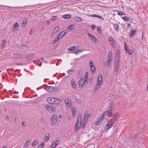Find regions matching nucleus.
<instances>
[{"label":"nucleus","instance_id":"f257e3e1","mask_svg":"<svg viewBox=\"0 0 148 148\" xmlns=\"http://www.w3.org/2000/svg\"><path fill=\"white\" fill-rule=\"evenodd\" d=\"M119 118L118 114L114 115L113 118H111L108 120L107 123L105 127V130L106 131L108 130L113 126L116 120Z\"/></svg>","mask_w":148,"mask_h":148},{"label":"nucleus","instance_id":"f03ea898","mask_svg":"<svg viewBox=\"0 0 148 148\" xmlns=\"http://www.w3.org/2000/svg\"><path fill=\"white\" fill-rule=\"evenodd\" d=\"M82 115L81 114L78 115L77 121L75 126V128L76 131H77L80 127L82 124Z\"/></svg>","mask_w":148,"mask_h":148},{"label":"nucleus","instance_id":"7ed1b4c3","mask_svg":"<svg viewBox=\"0 0 148 148\" xmlns=\"http://www.w3.org/2000/svg\"><path fill=\"white\" fill-rule=\"evenodd\" d=\"M24 57L23 54L20 53H17L12 55V58L14 60H18L22 59Z\"/></svg>","mask_w":148,"mask_h":148},{"label":"nucleus","instance_id":"20e7f679","mask_svg":"<svg viewBox=\"0 0 148 148\" xmlns=\"http://www.w3.org/2000/svg\"><path fill=\"white\" fill-rule=\"evenodd\" d=\"M113 111V109H112V107H110V108L108 110L105 111L102 114L105 117L106 116L109 117L111 116Z\"/></svg>","mask_w":148,"mask_h":148},{"label":"nucleus","instance_id":"39448f33","mask_svg":"<svg viewBox=\"0 0 148 148\" xmlns=\"http://www.w3.org/2000/svg\"><path fill=\"white\" fill-rule=\"evenodd\" d=\"M51 124L54 125L58 123V120L57 116L55 114H53L51 118Z\"/></svg>","mask_w":148,"mask_h":148},{"label":"nucleus","instance_id":"423d86ee","mask_svg":"<svg viewBox=\"0 0 148 148\" xmlns=\"http://www.w3.org/2000/svg\"><path fill=\"white\" fill-rule=\"evenodd\" d=\"M105 118V116L102 114H101L98 118V120L95 121V124L96 125H99L103 120Z\"/></svg>","mask_w":148,"mask_h":148},{"label":"nucleus","instance_id":"0eeeda50","mask_svg":"<svg viewBox=\"0 0 148 148\" xmlns=\"http://www.w3.org/2000/svg\"><path fill=\"white\" fill-rule=\"evenodd\" d=\"M115 63L114 64V69L115 72H117L119 69V60H117V61H115Z\"/></svg>","mask_w":148,"mask_h":148},{"label":"nucleus","instance_id":"6e6552de","mask_svg":"<svg viewBox=\"0 0 148 148\" xmlns=\"http://www.w3.org/2000/svg\"><path fill=\"white\" fill-rule=\"evenodd\" d=\"M88 117L86 116V115L85 114L84 116L83 120L82 122V129L84 128L86 124L88 119Z\"/></svg>","mask_w":148,"mask_h":148},{"label":"nucleus","instance_id":"1a4fd4ad","mask_svg":"<svg viewBox=\"0 0 148 148\" xmlns=\"http://www.w3.org/2000/svg\"><path fill=\"white\" fill-rule=\"evenodd\" d=\"M87 34L89 38L93 42H96V41H97V39L95 36L90 34L89 33H88Z\"/></svg>","mask_w":148,"mask_h":148},{"label":"nucleus","instance_id":"9d476101","mask_svg":"<svg viewBox=\"0 0 148 148\" xmlns=\"http://www.w3.org/2000/svg\"><path fill=\"white\" fill-rule=\"evenodd\" d=\"M115 61H117V60L119 61L120 60V51L119 50L117 49L116 51L115 55Z\"/></svg>","mask_w":148,"mask_h":148},{"label":"nucleus","instance_id":"9b49d317","mask_svg":"<svg viewBox=\"0 0 148 148\" xmlns=\"http://www.w3.org/2000/svg\"><path fill=\"white\" fill-rule=\"evenodd\" d=\"M55 98L53 97H49L47 99V101L50 104H54Z\"/></svg>","mask_w":148,"mask_h":148},{"label":"nucleus","instance_id":"f8f14e48","mask_svg":"<svg viewBox=\"0 0 148 148\" xmlns=\"http://www.w3.org/2000/svg\"><path fill=\"white\" fill-rule=\"evenodd\" d=\"M103 82L102 75L101 74H99L98 77L97 84H101Z\"/></svg>","mask_w":148,"mask_h":148},{"label":"nucleus","instance_id":"ddd939ff","mask_svg":"<svg viewBox=\"0 0 148 148\" xmlns=\"http://www.w3.org/2000/svg\"><path fill=\"white\" fill-rule=\"evenodd\" d=\"M65 102L66 104L67 107L69 108H70L71 106V102L69 99H66L65 100Z\"/></svg>","mask_w":148,"mask_h":148},{"label":"nucleus","instance_id":"4468645a","mask_svg":"<svg viewBox=\"0 0 148 148\" xmlns=\"http://www.w3.org/2000/svg\"><path fill=\"white\" fill-rule=\"evenodd\" d=\"M89 14H90L89 13L88 15V16H92V17H95L97 18H101L102 20L104 19L103 18L100 16H99V15H96L95 14H93L92 15H89Z\"/></svg>","mask_w":148,"mask_h":148},{"label":"nucleus","instance_id":"2eb2a0df","mask_svg":"<svg viewBox=\"0 0 148 148\" xmlns=\"http://www.w3.org/2000/svg\"><path fill=\"white\" fill-rule=\"evenodd\" d=\"M54 89H55V88L52 86H47L45 88V90L48 92L53 91Z\"/></svg>","mask_w":148,"mask_h":148},{"label":"nucleus","instance_id":"dca6fc26","mask_svg":"<svg viewBox=\"0 0 148 148\" xmlns=\"http://www.w3.org/2000/svg\"><path fill=\"white\" fill-rule=\"evenodd\" d=\"M136 32V31L135 30L132 29L129 33L130 38H132L134 36Z\"/></svg>","mask_w":148,"mask_h":148},{"label":"nucleus","instance_id":"f3484780","mask_svg":"<svg viewBox=\"0 0 148 148\" xmlns=\"http://www.w3.org/2000/svg\"><path fill=\"white\" fill-rule=\"evenodd\" d=\"M86 83V82H84V78L83 77H82L80 79L79 82V84L80 85H82V86L84 85V84H85V83Z\"/></svg>","mask_w":148,"mask_h":148},{"label":"nucleus","instance_id":"a211bd4d","mask_svg":"<svg viewBox=\"0 0 148 148\" xmlns=\"http://www.w3.org/2000/svg\"><path fill=\"white\" fill-rule=\"evenodd\" d=\"M67 32L66 31H63L62 32L58 35V36L61 37V38L64 37L66 34Z\"/></svg>","mask_w":148,"mask_h":148},{"label":"nucleus","instance_id":"6ab92c4d","mask_svg":"<svg viewBox=\"0 0 148 148\" xmlns=\"http://www.w3.org/2000/svg\"><path fill=\"white\" fill-rule=\"evenodd\" d=\"M114 29H115L116 32L119 31V25L117 23H114L113 24Z\"/></svg>","mask_w":148,"mask_h":148},{"label":"nucleus","instance_id":"aec40b11","mask_svg":"<svg viewBox=\"0 0 148 148\" xmlns=\"http://www.w3.org/2000/svg\"><path fill=\"white\" fill-rule=\"evenodd\" d=\"M18 23H16L13 26L12 28L13 30H17L18 29Z\"/></svg>","mask_w":148,"mask_h":148},{"label":"nucleus","instance_id":"412c9836","mask_svg":"<svg viewBox=\"0 0 148 148\" xmlns=\"http://www.w3.org/2000/svg\"><path fill=\"white\" fill-rule=\"evenodd\" d=\"M88 72H86L85 73V76L83 77L84 79V82L87 83L88 80Z\"/></svg>","mask_w":148,"mask_h":148},{"label":"nucleus","instance_id":"4be33fe9","mask_svg":"<svg viewBox=\"0 0 148 148\" xmlns=\"http://www.w3.org/2000/svg\"><path fill=\"white\" fill-rule=\"evenodd\" d=\"M112 53L111 51H110L108 52V58L110 59H112Z\"/></svg>","mask_w":148,"mask_h":148},{"label":"nucleus","instance_id":"5701e85b","mask_svg":"<svg viewBox=\"0 0 148 148\" xmlns=\"http://www.w3.org/2000/svg\"><path fill=\"white\" fill-rule=\"evenodd\" d=\"M109 41L111 44L113 45L115 43V41L112 37H110L109 38Z\"/></svg>","mask_w":148,"mask_h":148},{"label":"nucleus","instance_id":"b1692460","mask_svg":"<svg viewBox=\"0 0 148 148\" xmlns=\"http://www.w3.org/2000/svg\"><path fill=\"white\" fill-rule=\"evenodd\" d=\"M48 110L50 111H52L53 110V108L51 106H46L45 107Z\"/></svg>","mask_w":148,"mask_h":148},{"label":"nucleus","instance_id":"393cba45","mask_svg":"<svg viewBox=\"0 0 148 148\" xmlns=\"http://www.w3.org/2000/svg\"><path fill=\"white\" fill-rule=\"evenodd\" d=\"M100 84H97L94 90V92H96L99 89L100 87Z\"/></svg>","mask_w":148,"mask_h":148},{"label":"nucleus","instance_id":"a878e982","mask_svg":"<svg viewBox=\"0 0 148 148\" xmlns=\"http://www.w3.org/2000/svg\"><path fill=\"white\" fill-rule=\"evenodd\" d=\"M112 60V59H108V60L106 62V65L107 66H109L110 65Z\"/></svg>","mask_w":148,"mask_h":148},{"label":"nucleus","instance_id":"bb28decb","mask_svg":"<svg viewBox=\"0 0 148 148\" xmlns=\"http://www.w3.org/2000/svg\"><path fill=\"white\" fill-rule=\"evenodd\" d=\"M60 39H61V37H60L59 36H58L57 37L55 38L53 42V44H55Z\"/></svg>","mask_w":148,"mask_h":148},{"label":"nucleus","instance_id":"cd10ccee","mask_svg":"<svg viewBox=\"0 0 148 148\" xmlns=\"http://www.w3.org/2000/svg\"><path fill=\"white\" fill-rule=\"evenodd\" d=\"M50 135L49 134H46L45 138V140L46 142L48 141Z\"/></svg>","mask_w":148,"mask_h":148},{"label":"nucleus","instance_id":"c85d7f7f","mask_svg":"<svg viewBox=\"0 0 148 148\" xmlns=\"http://www.w3.org/2000/svg\"><path fill=\"white\" fill-rule=\"evenodd\" d=\"M57 144H58L55 141H53L52 143V145L51 147V148H54Z\"/></svg>","mask_w":148,"mask_h":148},{"label":"nucleus","instance_id":"c756f323","mask_svg":"<svg viewBox=\"0 0 148 148\" xmlns=\"http://www.w3.org/2000/svg\"><path fill=\"white\" fill-rule=\"evenodd\" d=\"M74 19L75 20L79 21H82V19L81 18L78 16L75 17H74Z\"/></svg>","mask_w":148,"mask_h":148},{"label":"nucleus","instance_id":"7c9ffc66","mask_svg":"<svg viewBox=\"0 0 148 148\" xmlns=\"http://www.w3.org/2000/svg\"><path fill=\"white\" fill-rule=\"evenodd\" d=\"M90 67V69L91 71L93 73H95L96 71V68L95 66H92Z\"/></svg>","mask_w":148,"mask_h":148},{"label":"nucleus","instance_id":"2f4dec72","mask_svg":"<svg viewBox=\"0 0 148 148\" xmlns=\"http://www.w3.org/2000/svg\"><path fill=\"white\" fill-rule=\"evenodd\" d=\"M30 144L29 141L27 140L25 143L24 145V147L26 148L27 147L28 145Z\"/></svg>","mask_w":148,"mask_h":148},{"label":"nucleus","instance_id":"473e14b6","mask_svg":"<svg viewBox=\"0 0 148 148\" xmlns=\"http://www.w3.org/2000/svg\"><path fill=\"white\" fill-rule=\"evenodd\" d=\"M54 104H58L61 103L62 102L61 100L55 98Z\"/></svg>","mask_w":148,"mask_h":148},{"label":"nucleus","instance_id":"72a5a7b5","mask_svg":"<svg viewBox=\"0 0 148 148\" xmlns=\"http://www.w3.org/2000/svg\"><path fill=\"white\" fill-rule=\"evenodd\" d=\"M117 14L120 16L125 15V13L121 11H118Z\"/></svg>","mask_w":148,"mask_h":148},{"label":"nucleus","instance_id":"f704fd0d","mask_svg":"<svg viewBox=\"0 0 148 148\" xmlns=\"http://www.w3.org/2000/svg\"><path fill=\"white\" fill-rule=\"evenodd\" d=\"M63 18L65 19L69 18L71 17V16L69 14H66L64 15L63 16Z\"/></svg>","mask_w":148,"mask_h":148},{"label":"nucleus","instance_id":"c9c22d12","mask_svg":"<svg viewBox=\"0 0 148 148\" xmlns=\"http://www.w3.org/2000/svg\"><path fill=\"white\" fill-rule=\"evenodd\" d=\"M60 29V27L58 26L56 27L53 31V33H55L57 32Z\"/></svg>","mask_w":148,"mask_h":148},{"label":"nucleus","instance_id":"e433bc0d","mask_svg":"<svg viewBox=\"0 0 148 148\" xmlns=\"http://www.w3.org/2000/svg\"><path fill=\"white\" fill-rule=\"evenodd\" d=\"M38 141L37 140H35L33 141L32 143V146L35 145L38 143Z\"/></svg>","mask_w":148,"mask_h":148},{"label":"nucleus","instance_id":"4c0bfd02","mask_svg":"<svg viewBox=\"0 0 148 148\" xmlns=\"http://www.w3.org/2000/svg\"><path fill=\"white\" fill-rule=\"evenodd\" d=\"M71 84L73 88L74 89H75L76 88L75 82V81L72 82Z\"/></svg>","mask_w":148,"mask_h":148},{"label":"nucleus","instance_id":"58836bf2","mask_svg":"<svg viewBox=\"0 0 148 148\" xmlns=\"http://www.w3.org/2000/svg\"><path fill=\"white\" fill-rule=\"evenodd\" d=\"M82 50H80V49H78L76 51H75L74 53L77 55V54H78V53H80L81 52H82Z\"/></svg>","mask_w":148,"mask_h":148},{"label":"nucleus","instance_id":"ea45409f","mask_svg":"<svg viewBox=\"0 0 148 148\" xmlns=\"http://www.w3.org/2000/svg\"><path fill=\"white\" fill-rule=\"evenodd\" d=\"M75 49V47L74 46H72L68 48V49L70 51H74Z\"/></svg>","mask_w":148,"mask_h":148},{"label":"nucleus","instance_id":"a19ab883","mask_svg":"<svg viewBox=\"0 0 148 148\" xmlns=\"http://www.w3.org/2000/svg\"><path fill=\"white\" fill-rule=\"evenodd\" d=\"M123 19L125 21H129L130 18L127 16H125L123 17Z\"/></svg>","mask_w":148,"mask_h":148},{"label":"nucleus","instance_id":"79ce46f5","mask_svg":"<svg viewBox=\"0 0 148 148\" xmlns=\"http://www.w3.org/2000/svg\"><path fill=\"white\" fill-rule=\"evenodd\" d=\"M44 146V142H42V144L39 145L38 147V148H43Z\"/></svg>","mask_w":148,"mask_h":148},{"label":"nucleus","instance_id":"37998d69","mask_svg":"<svg viewBox=\"0 0 148 148\" xmlns=\"http://www.w3.org/2000/svg\"><path fill=\"white\" fill-rule=\"evenodd\" d=\"M75 28L74 24H72L69 27V28L71 30Z\"/></svg>","mask_w":148,"mask_h":148},{"label":"nucleus","instance_id":"c03bdc74","mask_svg":"<svg viewBox=\"0 0 148 148\" xmlns=\"http://www.w3.org/2000/svg\"><path fill=\"white\" fill-rule=\"evenodd\" d=\"M97 30L99 33H101L102 32V30L100 27L99 26L97 27Z\"/></svg>","mask_w":148,"mask_h":148},{"label":"nucleus","instance_id":"a18cd8bd","mask_svg":"<svg viewBox=\"0 0 148 148\" xmlns=\"http://www.w3.org/2000/svg\"><path fill=\"white\" fill-rule=\"evenodd\" d=\"M6 43V40H3L2 43L1 44V45L3 47H4V46L5 45Z\"/></svg>","mask_w":148,"mask_h":148},{"label":"nucleus","instance_id":"49530a36","mask_svg":"<svg viewBox=\"0 0 148 148\" xmlns=\"http://www.w3.org/2000/svg\"><path fill=\"white\" fill-rule=\"evenodd\" d=\"M12 64H15L16 65H23V64L22 63H19L17 62H15L14 63L13 62H12Z\"/></svg>","mask_w":148,"mask_h":148},{"label":"nucleus","instance_id":"de8ad7c7","mask_svg":"<svg viewBox=\"0 0 148 148\" xmlns=\"http://www.w3.org/2000/svg\"><path fill=\"white\" fill-rule=\"evenodd\" d=\"M89 65L90 66V67L92 66H94L93 64V62L92 60H90V62L89 63Z\"/></svg>","mask_w":148,"mask_h":148},{"label":"nucleus","instance_id":"09e8293b","mask_svg":"<svg viewBox=\"0 0 148 148\" xmlns=\"http://www.w3.org/2000/svg\"><path fill=\"white\" fill-rule=\"evenodd\" d=\"M27 23V21H24L23 22V23H22V26L23 27H25V26L26 24Z\"/></svg>","mask_w":148,"mask_h":148},{"label":"nucleus","instance_id":"8fccbe9b","mask_svg":"<svg viewBox=\"0 0 148 148\" xmlns=\"http://www.w3.org/2000/svg\"><path fill=\"white\" fill-rule=\"evenodd\" d=\"M26 125V123L25 121H24L22 123V126L23 127H24Z\"/></svg>","mask_w":148,"mask_h":148},{"label":"nucleus","instance_id":"3c124183","mask_svg":"<svg viewBox=\"0 0 148 148\" xmlns=\"http://www.w3.org/2000/svg\"><path fill=\"white\" fill-rule=\"evenodd\" d=\"M75 111H74L73 110V116H75L76 115V112H75Z\"/></svg>","mask_w":148,"mask_h":148},{"label":"nucleus","instance_id":"603ef678","mask_svg":"<svg viewBox=\"0 0 148 148\" xmlns=\"http://www.w3.org/2000/svg\"><path fill=\"white\" fill-rule=\"evenodd\" d=\"M125 51L127 53H128L130 55L131 54L129 52V49L128 48H127L126 49H125Z\"/></svg>","mask_w":148,"mask_h":148},{"label":"nucleus","instance_id":"864d4df0","mask_svg":"<svg viewBox=\"0 0 148 148\" xmlns=\"http://www.w3.org/2000/svg\"><path fill=\"white\" fill-rule=\"evenodd\" d=\"M73 71H74V70H73L71 69H69L68 70L67 72L69 73L70 72H73Z\"/></svg>","mask_w":148,"mask_h":148},{"label":"nucleus","instance_id":"5fc2aeb1","mask_svg":"<svg viewBox=\"0 0 148 148\" xmlns=\"http://www.w3.org/2000/svg\"><path fill=\"white\" fill-rule=\"evenodd\" d=\"M92 28L93 30H94L95 29V26L94 25H91Z\"/></svg>","mask_w":148,"mask_h":148},{"label":"nucleus","instance_id":"6e6d98bb","mask_svg":"<svg viewBox=\"0 0 148 148\" xmlns=\"http://www.w3.org/2000/svg\"><path fill=\"white\" fill-rule=\"evenodd\" d=\"M57 18L56 16H53L52 17V19L53 20H56Z\"/></svg>","mask_w":148,"mask_h":148},{"label":"nucleus","instance_id":"4d7b16f0","mask_svg":"<svg viewBox=\"0 0 148 148\" xmlns=\"http://www.w3.org/2000/svg\"><path fill=\"white\" fill-rule=\"evenodd\" d=\"M125 46H124V49H125H125H126L128 48H127V47L126 46V43L125 42Z\"/></svg>","mask_w":148,"mask_h":148},{"label":"nucleus","instance_id":"13d9d810","mask_svg":"<svg viewBox=\"0 0 148 148\" xmlns=\"http://www.w3.org/2000/svg\"><path fill=\"white\" fill-rule=\"evenodd\" d=\"M86 116L87 117H88H88H89L90 116L91 114H86Z\"/></svg>","mask_w":148,"mask_h":148},{"label":"nucleus","instance_id":"bf43d9fd","mask_svg":"<svg viewBox=\"0 0 148 148\" xmlns=\"http://www.w3.org/2000/svg\"><path fill=\"white\" fill-rule=\"evenodd\" d=\"M32 29H32V30L30 31L29 32V34H32V33H33V32H32Z\"/></svg>","mask_w":148,"mask_h":148},{"label":"nucleus","instance_id":"052dcab7","mask_svg":"<svg viewBox=\"0 0 148 148\" xmlns=\"http://www.w3.org/2000/svg\"><path fill=\"white\" fill-rule=\"evenodd\" d=\"M46 23L47 24H49L50 23V21L49 20H47V21Z\"/></svg>","mask_w":148,"mask_h":148},{"label":"nucleus","instance_id":"680f3d73","mask_svg":"<svg viewBox=\"0 0 148 148\" xmlns=\"http://www.w3.org/2000/svg\"><path fill=\"white\" fill-rule=\"evenodd\" d=\"M56 142L58 143V144L60 143V140H55Z\"/></svg>","mask_w":148,"mask_h":148},{"label":"nucleus","instance_id":"e2e57ef3","mask_svg":"<svg viewBox=\"0 0 148 148\" xmlns=\"http://www.w3.org/2000/svg\"><path fill=\"white\" fill-rule=\"evenodd\" d=\"M39 66H40L42 65L41 62H40V63H38Z\"/></svg>","mask_w":148,"mask_h":148},{"label":"nucleus","instance_id":"0e129e2a","mask_svg":"<svg viewBox=\"0 0 148 148\" xmlns=\"http://www.w3.org/2000/svg\"><path fill=\"white\" fill-rule=\"evenodd\" d=\"M43 62H44L45 63H48V62L46 61H43Z\"/></svg>","mask_w":148,"mask_h":148},{"label":"nucleus","instance_id":"69168bd1","mask_svg":"<svg viewBox=\"0 0 148 148\" xmlns=\"http://www.w3.org/2000/svg\"><path fill=\"white\" fill-rule=\"evenodd\" d=\"M42 88V87H41L40 88H37V90H38L39 89H41Z\"/></svg>","mask_w":148,"mask_h":148},{"label":"nucleus","instance_id":"338daca9","mask_svg":"<svg viewBox=\"0 0 148 148\" xmlns=\"http://www.w3.org/2000/svg\"><path fill=\"white\" fill-rule=\"evenodd\" d=\"M5 118H6V119H8V115H7L6 117H5Z\"/></svg>","mask_w":148,"mask_h":148},{"label":"nucleus","instance_id":"774afa93","mask_svg":"<svg viewBox=\"0 0 148 148\" xmlns=\"http://www.w3.org/2000/svg\"><path fill=\"white\" fill-rule=\"evenodd\" d=\"M2 148H7V147L5 146H4Z\"/></svg>","mask_w":148,"mask_h":148}]
</instances>
